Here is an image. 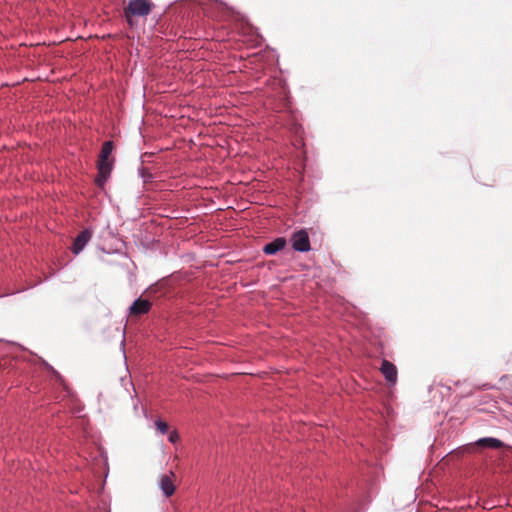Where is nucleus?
Returning <instances> with one entry per match:
<instances>
[{
	"label": "nucleus",
	"instance_id": "nucleus-1",
	"mask_svg": "<svg viewBox=\"0 0 512 512\" xmlns=\"http://www.w3.org/2000/svg\"><path fill=\"white\" fill-rule=\"evenodd\" d=\"M154 4L151 0H130L123 9L124 18L130 28L137 25L136 18L147 17Z\"/></svg>",
	"mask_w": 512,
	"mask_h": 512
},
{
	"label": "nucleus",
	"instance_id": "nucleus-2",
	"mask_svg": "<svg viewBox=\"0 0 512 512\" xmlns=\"http://www.w3.org/2000/svg\"><path fill=\"white\" fill-rule=\"evenodd\" d=\"M113 150V142L106 141L102 145V149L97 161V167L99 175L96 179V182L99 186H102L106 181L107 177L110 175L112 170V161L109 159Z\"/></svg>",
	"mask_w": 512,
	"mask_h": 512
},
{
	"label": "nucleus",
	"instance_id": "nucleus-3",
	"mask_svg": "<svg viewBox=\"0 0 512 512\" xmlns=\"http://www.w3.org/2000/svg\"><path fill=\"white\" fill-rule=\"evenodd\" d=\"M292 247L299 252H308L311 249L307 231L299 230L291 236Z\"/></svg>",
	"mask_w": 512,
	"mask_h": 512
},
{
	"label": "nucleus",
	"instance_id": "nucleus-4",
	"mask_svg": "<svg viewBox=\"0 0 512 512\" xmlns=\"http://www.w3.org/2000/svg\"><path fill=\"white\" fill-rule=\"evenodd\" d=\"M92 237V232L91 230L89 229H85L83 230L74 240L73 242V245H72V252L74 254H79L83 248L85 247V245L90 241Z\"/></svg>",
	"mask_w": 512,
	"mask_h": 512
},
{
	"label": "nucleus",
	"instance_id": "nucleus-5",
	"mask_svg": "<svg viewBox=\"0 0 512 512\" xmlns=\"http://www.w3.org/2000/svg\"><path fill=\"white\" fill-rule=\"evenodd\" d=\"M174 478L175 474L172 471H170L169 474L161 476L160 488L162 489L166 497L172 496L175 492Z\"/></svg>",
	"mask_w": 512,
	"mask_h": 512
},
{
	"label": "nucleus",
	"instance_id": "nucleus-6",
	"mask_svg": "<svg viewBox=\"0 0 512 512\" xmlns=\"http://www.w3.org/2000/svg\"><path fill=\"white\" fill-rule=\"evenodd\" d=\"M151 303L149 300L139 298L130 307V314L140 316L149 312Z\"/></svg>",
	"mask_w": 512,
	"mask_h": 512
},
{
	"label": "nucleus",
	"instance_id": "nucleus-7",
	"mask_svg": "<svg viewBox=\"0 0 512 512\" xmlns=\"http://www.w3.org/2000/svg\"><path fill=\"white\" fill-rule=\"evenodd\" d=\"M286 244H287V242L284 237L276 238L275 240H273L270 243H267L263 247V252L267 255H274L278 251H281L282 249H284Z\"/></svg>",
	"mask_w": 512,
	"mask_h": 512
},
{
	"label": "nucleus",
	"instance_id": "nucleus-8",
	"mask_svg": "<svg viewBox=\"0 0 512 512\" xmlns=\"http://www.w3.org/2000/svg\"><path fill=\"white\" fill-rule=\"evenodd\" d=\"M397 381V368L394 364L386 360V387L395 385ZM390 397V392L386 390V400Z\"/></svg>",
	"mask_w": 512,
	"mask_h": 512
},
{
	"label": "nucleus",
	"instance_id": "nucleus-9",
	"mask_svg": "<svg viewBox=\"0 0 512 512\" xmlns=\"http://www.w3.org/2000/svg\"><path fill=\"white\" fill-rule=\"evenodd\" d=\"M476 444L480 447H489L494 449L505 447V444L502 441L492 437L481 438L476 442Z\"/></svg>",
	"mask_w": 512,
	"mask_h": 512
},
{
	"label": "nucleus",
	"instance_id": "nucleus-10",
	"mask_svg": "<svg viewBox=\"0 0 512 512\" xmlns=\"http://www.w3.org/2000/svg\"><path fill=\"white\" fill-rule=\"evenodd\" d=\"M155 425L162 434H165L168 431V424L162 420H157Z\"/></svg>",
	"mask_w": 512,
	"mask_h": 512
},
{
	"label": "nucleus",
	"instance_id": "nucleus-11",
	"mask_svg": "<svg viewBox=\"0 0 512 512\" xmlns=\"http://www.w3.org/2000/svg\"><path fill=\"white\" fill-rule=\"evenodd\" d=\"M179 434L177 433V431H172L169 435V441L171 443H176L178 440H179Z\"/></svg>",
	"mask_w": 512,
	"mask_h": 512
},
{
	"label": "nucleus",
	"instance_id": "nucleus-12",
	"mask_svg": "<svg viewBox=\"0 0 512 512\" xmlns=\"http://www.w3.org/2000/svg\"><path fill=\"white\" fill-rule=\"evenodd\" d=\"M379 371L384 374V359L381 361L379 365Z\"/></svg>",
	"mask_w": 512,
	"mask_h": 512
},
{
	"label": "nucleus",
	"instance_id": "nucleus-13",
	"mask_svg": "<svg viewBox=\"0 0 512 512\" xmlns=\"http://www.w3.org/2000/svg\"><path fill=\"white\" fill-rule=\"evenodd\" d=\"M385 413H386V417H387L389 415V411H388L387 407H386Z\"/></svg>",
	"mask_w": 512,
	"mask_h": 512
}]
</instances>
